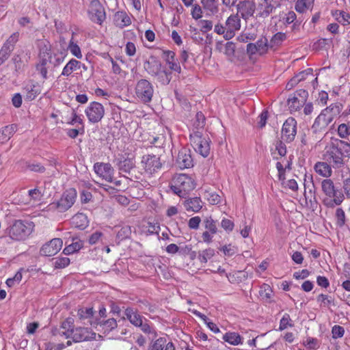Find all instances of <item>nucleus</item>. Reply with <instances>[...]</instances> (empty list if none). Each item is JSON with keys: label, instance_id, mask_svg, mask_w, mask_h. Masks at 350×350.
<instances>
[{"label": "nucleus", "instance_id": "obj_1", "mask_svg": "<svg viewBox=\"0 0 350 350\" xmlns=\"http://www.w3.org/2000/svg\"><path fill=\"white\" fill-rule=\"evenodd\" d=\"M321 190L325 196L323 204L327 208L339 206L345 200V196L339 189H336L332 180L326 178L321 182Z\"/></svg>", "mask_w": 350, "mask_h": 350}, {"label": "nucleus", "instance_id": "obj_2", "mask_svg": "<svg viewBox=\"0 0 350 350\" xmlns=\"http://www.w3.org/2000/svg\"><path fill=\"white\" fill-rule=\"evenodd\" d=\"M324 159L334 168H339L344 164V152L342 151L340 139L332 137L325 148Z\"/></svg>", "mask_w": 350, "mask_h": 350}, {"label": "nucleus", "instance_id": "obj_3", "mask_svg": "<svg viewBox=\"0 0 350 350\" xmlns=\"http://www.w3.org/2000/svg\"><path fill=\"white\" fill-rule=\"evenodd\" d=\"M241 21L238 14H231L226 20L225 24L217 23L214 27V32L222 35L225 40H228L234 37L241 29Z\"/></svg>", "mask_w": 350, "mask_h": 350}, {"label": "nucleus", "instance_id": "obj_4", "mask_svg": "<svg viewBox=\"0 0 350 350\" xmlns=\"http://www.w3.org/2000/svg\"><path fill=\"white\" fill-rule=\"evenodd\" d=\"M195 187L196 183L193 178L185 174L176 175L170 186L171 190L180 198H185Z\"/></svg>", "mask_w": 350, "mask_h": 350}, {"label": "nucleus", "instance_id": "obj_5", "mask_svg": "<svg viewBox=\"0 0 350 350\" xmlns=\"http://www.w3.org/2000/svg\"><path fill=\"white\" fill-rule=\"evenodd\" d=\"M77 196L75 189L69 188L62 195L61 198L51 202L49 205V210H56L59 213H64L70 208L75 204Z\"/></svg>", "mask_w": 350, "mask_h": 350}, {"label": "nucleus", "instance_id": "obj_6", "mask_svg": "<svg viewBox=\"0 0 350 350\" xmlns=\"http://www.w3.org/2000/svg\"><path fill=\"white\" fill-rule=\"evenodd\" d=\"M31 223L23 220H15L8 228L9 237L14 241L25 240L32 232Z\"/></svg>", "mask_w": 350, "mask_h": 350}, {"label": "nucleus", "instance_id": "obj_7", "mask_svg": "<svg viewBox=\"0 0 350 350\" xmlns=\"http://www.w3.org/2000/svg\"><path fill=\"white\" fill-rule=\"evenodd\" d=\"M190 142L194 150L204 157L210 153V139L200 131H193L189 135Z\"/></svg>", "mask_w": 350, "mask_h": 350}, {"label": "nucleus", "instance_id": "obj_8", "mask_svg": "<svg viewBox=\"0 0 350 350\" xmlns=\"http://www.w3.org/2000/svg\"><path fill=\"white\" fill-rule=\"evenodd\" d=\"M125 315L130 323L135 327H139L145 334H153L155 335V331L151 327L148 321L142 316L136 309L133 308H127L125 310Z\"/></svg>", "mask_w": 350, "mask_h": 350}, {"label": "nucleus", "instance_id": "obj_9", "mask_svg": "<svg viewBox=\"0 0 350 350\" xmlns=\"http://www.w3.org/2000/svg\"><path fill=\"white\" fill-rule=\"evenodd\" d=\"M308 97V92L303 89L298 90L289 95L287 100L288 109L291 113L300 111Z\"/></svg>", "mask_w": 350, "mask_h": 350}, {"label": "nucleus", "instance_id": "obj_10", "mask_svg": "<svg viewBox=\"0 0 350 350\" xmlns=\"http://www.w3.org/2000/svg\"><path fill=\"white\" fill-rule=\"evenodd\" d=\"M154 94L152 83L146 79H140L135 85V94L138 99L144 103H150Z\"/></svg>", "mask_w": 350, "mask_h": 350}, {"label": "nucleus", "instance_id": "obj_11", "mask_svg": "<svg viewBox=\"0 0 350 350\" xmlns=\"http://www.w3.org/2000/svg\"><path fill=\"white\" fill-rule=\"evenodd\" d=\"M141 164L145 173L149 176L159 172L163 166L160 157L152 154L144 155L142 157Z\"/></svg>", "mask_w": 350, "mask_h": 350}, {"label": "nucleus", "instance_id": "obj_12", "mask_svg": "<svg viewBox=\"0 0 350 350\" xmlns=\"http://www.w3.org/2000/svg\"><path fill=\"white\" fill-rule=\"evenodd\" d=\"M85 114L89 122L96 124L101 121L104 117L105 108L101 103L93 101L85 109Z\"/></svg>", "mask_w": 350, "mask_h": 350}, {"label": "nucleus", "instance_id": "obj_13", "mask_svg": "<svg viewBox=\"0 0 350 350\" xmlns=\"http://www.w3.org/2000/svg\"><path fill=\"white\" fill-rule=\"evenodd\" d=\"M53 55L50 48L44 46L39 54V62L36 64V70L38 71L44 79L48 78V64H52Z\"/></svg>", "mask_w": 350, "mask_h": 350}, {"label": "nucleus", "instance_id": "obj_14", "mask_svg": "<svg viewBox=\"0 0 350 350\" xmlns=\"http://www.w3.org/2000/svg\"><path fill=\"white\" fill-rule=\"evenodd\" d=\"M90 20L97 24L101 25L106 18L105 9L99 0H92L89 9Z\"/></svg>", "mask_w": 350, "mask_h": 350}, {"label": "nucleus", "instance_id": "obj_15", "mask_svg": "<svg viewBox=\"0 0 350 350\" xmlns=\"http://www.w3.org/2000/svg\"><path fill=\"white\" fill-rule=\"evenodd\" d=\"M237 13L241 18L247 21L254 16L256 10V3L251 0L239 1L237 7Z\"/></svg>", "mask_w": 350, "mask_h": 350}, {"label": "nucleus", "instance_id": "obj_16", "mask_svg": "<svg viewBox=\"0 0 350 350\" xmlns=\"http://www.w3.org/2000/svg\"><path fill=\"white\" fill-rule=\"evenodd\" d=\"M116 165L120 173H125L133 177V172L135 171V160L133 157H125L121 155L115 159ZM132 180V178H131Z\"/></svg>", "mask_w": 350, "mask_h": 350}, {"label": "nucleus", "instance_id": "obj_17", "mask_svg": "<svg viewBox=\"0 0 350 350\" xmlns=\"http://www.w3.org/2000/svg\"><path fill=\"white\" fill-rule=\"evenodd\" d=\"M94 171L103 180L112 183L115 170L109 163L97 162L94 165Z\"/></svg>", "mask_w": 350, "mask_h": 350}, {"label": "nucleus", "instance_id": "obj_18", "mask_svg": "<svg viewBox=\"0 0 350 350\" xmlns=\"http://www.w3.org/2000/svg\"><path fill=\"white\" fill-rule=\"evenodd\" d=\"M297 134V121L294 118L290 117L284 122L282 129V138L286 142H292Z\"/></svg>", "mask_w": 350, "mask_h": 350}, {"label": "nucleus", "instance_id": "obj_19", "mask_svg": "<svg viewBox=\"0 0 350 350\" xmlns=\"http://www.w3.org/2000/svg\"><path fill=\"white\" fill-rule=\"evenodd\" d=\"M202 224L206 230L202 234V240L206 243H211L213 236L218 231L217 221L211 217H207L204 219Z\"/></svg>", "mask_w": 350, "mask_h": 350}, {"label": "nucleus", "instance_id": "obj_20", "mask_svg": "<svg viewBox=\"0 0 350 350\" xmlns=\"http://www.w3.org/2000/svg\"><path fill=\"white\" fill-rule=\"evenodd\" d=\"M63 245V241L59 238H55L44 243L40 250V254L43 256H53L57 254Z\"/></svg>", "mask_w": 350, "mask_h": 350}, {"label": "nucleus", "instance_id": "obj_21", "mask_svg": "<svg viewBox=\"0 0 350 350\" xmlns=\"http://www.w3.org/2000/svg\"><path fill=\"white\" fill-rule=\"evenodd\" d=\"M281 0H262L258 3L256 8L258 12V16L261 18H266L271 14L273 10L280 5Z\"/></svg>", "mask_w": 350, "mask_h": 350}, {"label": "nucleus", "instance_id": "obj_22", "mask_svg": "<svg viewBox=\"0 0 350 350\" xmlns=\"http://www.w3.org/2000/svg\"><path fill=\"white\" fill-rule=\"evenodd\" d=\"M96 334L87 327H78L74 329L70 338L74 342L88 341L95 338Z\"/></svg>", "mask_w": 350, "mask_h": 350}, {"label": "nucleus", "instance_id": "obj_23", "mask_svg": "<svg viewBox=\"0 0 350 350\" xmlns=\"http://www.w3.org/2000/svg\"><path fill=\"white\" fill-rule=\"evenodd\" d=\"M176 164L180 169L190 168L193 166V160L191 154V150L187 148H182L176 158Z\"/></svg>", "mask_w": 350, "mask_h": 350}, {"label": "nucleus", "instance_id": "obj_24", "mask_svg": "<svg viewBox=\"0 0 350 350\" xmlns=\"http://www.w3.org/2000/svg\"><path fill=\"white\" fill-rule=\"evenodd\" d=\"M332 123L330 120L322 112L315 118L311 127L312 131L315 134L325 132L328 125Z\"/></svg>", "mask_w": 350, "mask_h": 350}, {"label": "nucleus", "instance_id": "obj_25", "mask_svg": "<svg viewBox=\"0 0 350 350\" xmlns=\"http://www.w3.org/2000/svg\"><path fill=\"white\" fill-rule=\"evenodd\" d=\"M343 109V105L339 102L332 103L330 105L321 111L322 113L332 122L340 115Z\"/></svg>", "mask_w": 350, "mask_h": 350}, {"label": "nucleus", "instance_id": "obj_26", "mask_svg": "<svg viewBox=\"0 0 350 350\" xmlns=\"http://www.w3.org/2000/svg\"><path fill=\"white\" fill-rule=\"evenodd\" d=\"M162 57L165 59L167 64H168L170 70L180 73L181 72V68L176 59L175 53L172 51H163Z\"/></svg>", "mask_w": 350, "mask_h": 350}, {"label": "nucleus", "instance_id": "obj_27", "mask_svg": "<svg viewBox=\"0 0 350 350\" xmlns=\"http://www.w3.org/2000/svg\"><path fill=\"white\" fill-rule=\"evenodd\" d=\"M200 3L208 14L215 15L219 13L220 3L218 0H200Z\"/></svg>", "mask_w": 350, "mask_h": 350}, {"label": "nucleus", "instance_id": "obj_28", "mask_svg": "<svg viewBox=\"0 0 350 350\" xmlns=\"http://www.w3.org/2000/svg\"><path fill=\"white\" fill-rule=\"evenodd\" d=\"M74 329L75 326L73 324V321L72 319L69 318L62 322L58 331V334L59 336H64L68 339L70 338L72 334H73Z\"/></svg>", "mask_w": 350, "mask_h": 350}, {"label": "nucleus", "instance_id": "obj_29", "mask_svg": "<svg viewBox=\"0 0 350 350\" xmlns=\"http://www.w3.org/2000/svg\"><path fill=\"white\" fill-rule=\"evenodd\" d=\"M184 206L187 211L198 212L202 207V202L200 198H191L184 202Z\"/></svg>", "mask_w": 350, "mask_h": 350}, {"label": "nucleus", "instance_id": "obj_30", "mask_svg": "<svg viewBox=\"0 0 350 350\" xmlns=\"http://www.w3.org/2000/svg\"><path fill=\"white\" fill-rule=\"evenodd\" d=\"M314 171L320 176L328 178L332 175L331 164L327 162H317L314 166Z\"/></svg>", "mask_w": 350, "mask_h": 350}, {"label": "nucleus", "instance_id": "obj_31", "mask_svg": "<svg viewBox=\"0 0 350 350\" xmlns=\"http://www.w3.org/2000/svg\"><path fill=\"white\" fill-rule=\"evenodd\" d=\"M144 68L148 74L154 77L162 68V65L160 62L152 57L144 63Z\"/></svg>", "mask_w": 350, "mask_h": 350}, {"label": "nucleus", "instance_id": "obj_32", "mask_svg": "<svg viewBox=\"0 0 350 350\" xmlns=\"http://www.w3.org/2000/svg\"><path fill=\"white\" fill-rule=\"evenodd\" d=\"M224 342L237 346L243 344V337L237 332H228L222 337Z\"/></svg>", "mask_w": 350, "mask_h": 350}, {"label": "nucleus", "instance_id": "obj_33", "mask_svg": "<svg viewBox=\"0 0 350 350\" xmlns=\"http://www.w3.org/2000/svg\"><path fill=\"white\" fill-rule=\"evenodd\" d=\"M286 39V35L282 32H278L274 34L269 42L270 50L276 51Z\"/></svg>", "mask_w": 350, "mask_h": 350}, {"label": "nucleus", "instance_id": "obj_34", "mask_svg": "<svg viewBox=\"0 0 350 350\" xmlns=\"http://www.w3.org/2000/svg\"><path fill=\"white\" fill-rule=\"evenodd\" d=\"M16 125H8L0 129V144L7 142L16 132Z\"/></svg>", "mask_w": 350, "mask_h": 350}, {"label": "nucleus", "instance_id": "obj_35", "mask_svg": "<svg viewBox=\"0 0 350 350\" xmlns=\"http://www.w3.org/2000/svg\"><path fill=\"white\" fill-rule=\"evenodd\" d=\"M81 65L82 64L81 62L75 59H71L64 67L62 75L66 77L70 76L73 71L79 70Z\"/></svg>", "mask_w": 350, "mask_h": 350}, {"label": "nucleus", "instance_id": "obj_36", "mask_svg": "<svg viewBox=\"0 0 350 350\" xmlns=\"http://www.w3.org/2000/svg\"><path fill=\"white\" fill-rule=\"evenodd\" d=\"M72 225L79 229H85L88 226L87 216L83 213H77L72 218Z\"/></svg>", "mask_w": 350, "mask_h": 350}, {"label": "nucleus", "instance_id": "obj_37", "mask_svg": "<svg viewBox=\"0 0 350 350\" xmlns=\"http://www.w3.org/2000/svg\"><path fill=\"white\" fill-rule=\"evenodd\" d=\"M83 246V243L78 238L72 239V243L67 245L63 250L65 255H70L79 251Z\"/></svg>", "mask_w": 350, "mask_h": 350}, {"label": "nucleus", "instance_id": "obj_38", "mask_svg": "<svg viewBox=\"0 0 350 350\" xmlns=\"http://www.w3.org/2000/svg\"><path fill=\"white\" fill-rule=\"evenodd\" d=\"M114 21L116 26L124 27L129 26L131 23L129 16L124 12H118L114 15Z\"/></svg>", "mask_w": 350, "mask_h": 350}, {"label": "nucleus", "instance_id": "obj_39", "mask_svg": "<svg viewBox=\"0 0 350 350\" xmlns=\"http://www.w3.org/2000/svg\"><path fill=\"white\" fill-rule=\"evenodd\" d=\"M273 295V291L271 286L267 284H263L259 290V296L265 301L271 302Z\"/></svg>", "mask_w": 350, "mask_h": 350}, {"label": "nucleus", "instance_id": "obj_40", "mask_svg": "<svg viewBox=\"0 0 350 350\" xmlns=\"http://www.w3.org/2000/svg\"><path fill=\"white\" fill-rule=\"evenodd\" d=\"M25 89L27 92V97L30 100L34 99L41 92L40 87L38 83L27 84Z\"/></svg>", "mask_w": 350, "mask_h": 350}, {"label": "nucleus", "instance_id": "obj_41", "mask_svg": "<svg viewBox=\"0 0 350 350\" xmlns=\"http://www.w3.org/2000/svg\"><path fill=\"white\" fill-rule=\"evenodd\" d=\"M205 124V117L204 115L199 111L196 113L195 120L193 123V131H200L203 133L204 126Z\"/></svg>", "mask_w": 350, "mask_h": 350}, {"label": "nucleus", "instance_id": "obj_42", "mask_svg": "<svg viewBox=\"0 0 350 350\" xmlns=\"http://www.w3.org/2000/svg\"><path fill=\"white\" fill-rule=\"evenodd\" d=\"M161 84L167 85L171 81V72L163 68L154 76Z\"/></svg>", "mask_w": 350, "mask_h": 350}, {"label": "nucleus", "instance_id": "obj_43", "mask_svg": "<svg viewBox=\"0 0 350 350\" xmlns=\"http://www.w3.org/2000/svg\"><path fill=\"white\" fill-rule=\"evenodd\" d=\"M314 3V0H297L295 3V10L299 13H304L310 9Z\"/></svg>", "mask_w": 350, "mask_h": 350}, {"label": "nucleus", "instance_id": "obj_44", "mask_svg": "<svg viewBox=\"0 0 350 350\" xmlns=\"http://www.w3.org/2000/svg\"><path fill=\"white\" fill-rule=\"evenodd\" d=\"M256 45L258 54L260 55H264L267 54L268 51L270 49L269 42L266 38L258 40L256 42Z\"/></svg>", "mask_w": 350, "mask_h": 350}, {"label": "nucleus", "instance_id": "obj_45", "mask_svg": "<svg viewBox=\"0 0 350 350\" xmlns=\"http://www.w3.org/2000/svg\"><path fill=\"white\" fill-rule=\"evenodd\" d=\"M19 33L18 31L13 33L5 42L3 46H5L9 51L12 52L14 49L15 44L18 41Z\"/></svg>", "mask_w": 350, "mask_h": 350}, {"label": "nucleus", "instance_id": "obj_46", "mask_svg": "<svg viewBox=\"0 0 350 350\" xmlns=\"http://www.w3.org/2000/svg\"><path fill=\"white\" fill-rule=\"evenodd\" d=\"M336 225L342 228L346 224L345 213L342 208H337L335 212Z\"/></svg>", "mask_w": 350, "mask_h": 350}, {"label": "nucleus", "instance_id": "obj_47", "mask_svg": "<svg viewBox=\"0 0 350 350\" xmlns=\"http://www.w3.org/2000/svg\"><path fill=\"white\" fill-rule=\"evenodd\" d=\"M167 343L166 338L160 337L152 342L149 350H165Z\"/></svg>", "mask_w": 350, "mask_h": 350}, {"label": "nucleus", "instance_id": "obj_48", "mask_svg": "<svg viewBox=\"0 0 350 350\" xmlns=\"http://www.w3.org/2000/svg\"><path fill=\"white\" fill-rule=\"evenodd\" d=\"M215 254L213 249L208 248L199 252L198 259L202 263H206Z\"/></svg>", "mask_w": 350, "mask_h": 350}, {"label": "nucleus", "instance_id": "obj_49", "mask_svg": "<svg viewBox=\"0 0 350 350\" xmlns=\"http://www.w3.org/2000/svg\"><path fill=\"white\" fill-rule=\"evenodd\" d=\"M204 198L211 204H218L221 202V197L215 191L206 190L204 192Z\"/></svg>", "mask_w": 350, "mask_h": 350}, {"label": "nucleus", "instance_id": "obj_50", "mask_svg": "<svg viewBox=\"0 0 350 350\" xmlns=\"http://www.w3.org/2000/svg\"><path fill=\"white\" fill-rule=\"evenodd\" d=\"M131 232L130 226H123L117 232V238L121 241L128 239L130 237Z\"/></svg>", "mask_w": 350, "mask_h": 350}, {"label": "nucleus", "instance_id": "obj_51", "mask_svg": "<svg viewBox=\"0 0 350 350\" xmlns=\"http://www.w3.org/2000/svg\"><path fill=\"white\" fill-rule=\"evenodd\" d=\"M100 326L102 327L105 332H109L117 327V322L114 318H111L100 323Z\"/></svg>", "mask_w": 350, "mask_h": 350}, {"label": "nucleus", "instance_id": "obj_52", "mask_svg": "<svg viewBox=\"0 0 350 350\" xmlns=\"http://www.w3.org/2000/svg\"><path fill=\"white\" fill-rule=\"evenodd\" d=\"M66 135L71 139H75L79 135L85 133V126H76L75 129H68L66 130Z\"/></svg>", "mask_w": 350, "mask_h": 350}, {"label": "nucleus", "instance_id": "obj_53", "mask_svg": "<svg viewBox=\"0 0 350 350\" xmlns=\"http://www.w3.org/2000/svg\"><path fill=\"white\" fill-rule=\"evenodd\" d=\"M68 124L72 126H83L84 125L83 120L79 116L75 109L72 110L70 120L67 122Z\"/></svg>", "mask_w": 350, "mask_h": 350}, {"label": "nucleus", "instance_id": "obj_54", "mask_svg": "<svg viewBox=\"0 0 350 350\" xmlns=\"http://www.w3.org/2000/svg\"><path fill=\"white\" fill-rule=\"evenodd\" d=\"M68 49L70 51V52L72 53V55L75 56L77 58H78V59L82 58L83 55H82L80 47L79 46V45L77 43H75L72 41V40H71L70 41Z\"/></svg>", "mask_w": 350, "mask_h": 350}, {"label": "nucleus", "instance_id": "obj_55", "mask_svg": "<svg viewBox=\"0 0 350 350\" xmlns=\"http://www.w3.org/2000/svg\"><path fill=\"white\" fill-rule=\"evenodd\" d=\"M70 260L68 257H59L54 262L55 269H63L69 265Z\"/></svg>", "mask_w": 350, "mask_h": 350}, {"label": "nucleus", "instance_id": "obj_56", "mask_svg": "<svg viewBox=\"0 0 350 350\" xmlns=\"http://www.w3.org/2000/svg\"><path fill=\"white\" fill-rule=\"evenodd\" d=\"M317 300L321 304V306H323L324 307L329 306L334 302V299L331 296L324 294H320L317 297Z\"/></svg>", "mask_w": 350, "mask_h": 350}, {"label": "nucleus", "instance_id": "obj_57", "mask_svg": "<svg viewBox=\"0 0 350 350\" xmlns=\"http://www.w3.org/2000/svg\"><path fill=\"white\" fill-rule=\"evenodd\" d=\"M202 6L201 7L198 4H195L192 5L191 15L194 20H198L202 17Z\"/></svg>", "mask_w": 350, "mask_h": 350}, {"label": "nucleus", "instance_id": "obj_58", "mask_svg": "<svg viewBox=\"0 0 350 350\" xmlns=\"http://www.w3.org/2000/svg\"><path fill=\"white\" fill-rule=\"evenodd\" d=\"M345 328L340 325H335L332 328V334L334 339L340 338L345 334Z\"/></svg>", "mask_w": 350, "mask_h": 350}, {"label": "nucleus", "instance_id": "obj_59", "mask_svg": "<svg viewBox=\"0 0 350 350\" xmlns=\"http://www.w3.org/2000/svg\"><path fill=\"white\" fill-rule=\"evenodd\" d=\"M27 167L31 172L38 173H44L46 170L45 167L40 163H29L27 164Z\"/></svg>", "mask_w": 350, "mask_h": 350}, {"label": "nucleus", "instance_id": "obj_60", "mask_svg": "<svg viewBox=\"0 0 350 350\" xmlns=\"http://www.w3.org/2000/svg\"><path fill=\"white\" fill-rule=\"evenodd\" d=\"M337 132L341 138H346L350 135V128L347 124L342 123L338 126Z\"/></svg>", "mask_w": 350, "mask_h": 350}, {"label": "nucleus", "instance_id": "obj_61", "mask_svg": "<svg viewBox=\"0 0 350 350\" xmlns=\"http://www.w3.org/2000/svg\"><path fill=\"white\" fill-rule=\"evenodd\" d=\"M235 44L232 42H228L224 47V53L228 58H232L234 56L235 53Z\"/></svg>", "mask_w": 350, "mask_h": 350}, {"label": "nucleus", "instance_id": "obj_62", "mask_svg": "<svg viewBox=\"0 0 350 350\" xmlns=\"http://www.w3.org/2000/svg\"><path fill=\"white\" fill-rule=\"evenodd\" d=\"M291 319L288 314H284L280 321V330H284L288 327H292L293 324L291 323Z\"/></svg>", "mask_w": 350, "mask_h": 350}, {"label": "nucleus", "instance_id": "obj_63", "mask_svg": "<svg viewBox=\"0 0 350 350\" xmlns=\"http://www.w3.org/2000/svg\"><path fill=\"white\" fill-rule=\"evenodd\" d=\"M93 314L94 311L92 308H81L78 310V316L81 319L91 318Z\"/></svg>", "mask_w": 350, "mask_h": 350}, {"label": "nucleus", "instance_id": "obj_64", "mask_svg": "<svg viewBox=\"0 0 350 350\" xmlns=\"http://www.w3.org/2000/svg\"><path fill=\"white\" fill-rule=\"evenodd\" d=\"M342 189L344 196L350 199V178H345L342 181Z\"/></svg>", "mask_w": 350, "mask_h": 350}]
</instances>
